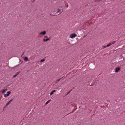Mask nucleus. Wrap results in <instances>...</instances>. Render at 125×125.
Here are the masks:
<instances>
[{
    "mask_svg": "<svg viewBox=\"0 0 125 125\" xmlns=\"http://www.w3.org/2000/svg\"><path fill=\"white\" fill-rule=\"evenodd\" d=\"M106 47L105 46H104L103 47V49H104V48H106Z\"/></svg>",
    "mask_w": 125,
    "mask_h": 125,
    "instance_id": "nucleus-16",
    "label": "nucleus"
},
{
    "mask_svg": "<svg viewBox=\"0 0 125 125\" xmlns=\"http://www.w3.org/2000/svg\"><path fill=\"white\" fill-rule=\"evenodd\" d=\"M112 45V44L111 43H109V44H107V45L106 47H108Z\"/></svg>",
    "mask_w": 125,
    "mask_h": 125,
    "instance_id": "nucleus-9",
    "label": "nucleus"
},
{
    "mask_svg": "<svg viewBox=\"0 0 125 125\" xmlns=\"http://www.w3.org/2000/svg\"><path fill=\"white\" fill-rule=\"evenodd\" d=\"M51 101V100H49L48 101H49V102Z\"/></svg>",
    "mask_w": 125,
    "mask_h": 125,
    "instance_id": "nucleus-22",
    "label": "nucleus"
},
{
    "mask_svg": "<svg viewBox=\"0 0 125 125\" xmlns=\"http://www.w3.org/2000/svg\"><path fill=\"white\" fill-rule=\"evenodd\" d=\"M120 70V68L119 67H117L115 69V72H118Z\"/></svg>",
    "mask_w": 125,
    "mask_h": 125,
    "instance_id": "nucleus-6",
    "label": "nucleus"
},
{
    "mask_svg": "<svg viewBox=\"0 0 125 125\" xmlns=\"http://www.w3.org/2000/svg\"><path fill=\"white\" fill-rule=\"evenodd\" d=\"M115 41H114V42H113V43H112V44H114V43H115Z\"/></svg>",
    "mask_w": 125,
    "mask_h": 125,
    "instance_id": "nucleus-18",
    "label": "nucleus"
},
{
    "mask_svg": "<svg viewBox=\"0 0 125 125\" xmlns=\"http://www.w3.org/2000/svg\"><path fill=\"white\" fill-rule=\"evenodd\" d=\"M7 91V89H4V90L2 91V94H3L5 92H6Z\"/></svg>",
    "mask_w": 125,
    "mask_h": 125,
    "instance_id": "nucleus-8",
    "label": "nucleus"
},
{
    "mask_svg": "<svg viewBox=\"0 0 125 125\" xmlns=\"http://www.w3.org/2000/svg\"><path fill=\"white\" fill-rule=\"evenodd\" d=\"M10 94V92H8L7 93V94H4V96L5 97H6L7 96H8Z\"/></svg>",
    "mask_w": 125,
    "mask_h": 125,
    "instance_id": "nucleus-4",
    "label": "nucleus"
},
{
    "mask_svg": "<svg viewBox=\"0 0 125 125\" xmlns=\"http://www.w3.org/2000/svg\"><path fill=\"white\" fill-rule=\"evenodd\" d=\"M45 61V59H42L41 60V62H44V61Z\"/></svg>",
    "mask_w": 125,
    "mask_h": 125,
    "instance_id": "nucleus-12",
    "label": "nucleus"
},
{
    "mask_svg": "<svg viewBox=\"0 0 125 125\" xmlns=\"http://www.w3.org/2000/svg\"><path fill=\"white\" fill-rule=\"evenodd\" d=\"M50 38H48L46 39H43V41L44 42H46L48 41H50Z\"/></svg>",
    "mask_w": 125,
    "mask_h": 125,
    "instance_id": "nucleus-5",
    "label": "nucleus"
},
{
    "mask_svg": "<svg viewBox=\"0 0 125 125\" xmlns=\"http://www.w3.org/2000/svg\"><path fill=\"white\" fill-rule=\"evenodd\" d=\"M18 73H16V76H17V75L18 74Z\"/></svg>",
    "mask_w": 125,
    "mask_h": 125,
    "instance_id": "nucleus-21",
    "label": "nucleus"
},
{
    "mask_svg": "<svg viewBox=\"0 0 125 125\" xmlns=\"http://www.w3.org/2000/svg\"><path fill=\"white\" fill-rule=\"evenodd\" d=\"M62 11L63 10H62L58 9L57 10V11L56 12V14H53V15H57L61 13L62 12Z\"/></svg>",
    "mask_w": 125,
    "mask_h": 125,
    "instance_id": "nucleus-1",
    "label": "nucleus"
},
{
    "mask_svg": "<svg viewBox=\"0 0 125 125\" xmlns=\"http://www.w3.org/2000/svg\"><path fill=\"white\" fill-rule=\"evenodd\" d=\"M16 77V74L14 75L13 76V77Z\"/></svg>",
    "mask_w": 125,
    "mask_h": 125,
    "instance_id": "nucleus-20",
    "label": "nucleus"
},
{
    "mask_svg": "<svg viewBox=\"0 0 125 125\" xmlns=\"http://www.w3.org/2000/svg\"><path fill=\"white\" fill-rule=\"evenodd\" d=\"M12 100H10L9 102H8L7 104L6 105V106H5V107H6L7 106H8V105L11 102Z\"/></svg>",
    "mask_w": 125,
    "mask_h": 125,
    "instance_id": "nucleus-7",
    "label": "nucleus"
},
{
    "mask_svg": "<svg viewBox=\"0 0 125 125\" xmlns=\"http://www.w3.org/2000/svg\"><path fill=\"white\" fill-rule=\"evenodd\" d=\"M49 101H47L45 103V104H47L48 103H49Z\"/></svg>",
    "mask_w": 125,
    "mask_h": 125,
    "instance_id": "nucleus-14",
    "label": "nucleus"
},
{
    "mask_svg": "<svg viewBox=\"0 0 125 125\" xmlns=\"http://www.w3.org/2000/svg\"><path fill=\"white\" fill-rule=\"evenodd\" d=\"M62 78H63V77H62V78H60V79H57V80H56V82H58L60 80H61V79H62Z\"/></svg>",
    "mask_w": 125,
    "mask_h": 125,
    "instance_id": "nucleus-10",
    "label": "nucleus"
},
{
    "mask_svg": "<svg viewBox=\"0 0 125 125\" xmlns=\"http://www.w3.org/2000/svg\"><path fill=\"white\" fill-rule=\"evenodd\" d=\"M47 36H45L44 37V38H47Z\"/></svg>",
    "mask_w": 125,
    "mask_h": 125,
    "instance_id": "nucleus-19",
    "label": "nucleus"
},
{
    "mask_svg": "<svg viewBox=\"0 0 125 125\" xmlns=\"http://www.w3.org/2000/svg\"><path fill=\"white\" fill-rule=\"evenodd\" d=\"M76 36V35L75 34H73L70 35V37L71 38H73L75 37Z\"/></svg>",
    "mask_w": 125,
    "mask_h": 125,
    "instance_id": "nucleus-3",
    "label": "nucleus"
},
{
    "mask_svg": "<svg viewBox=\"0 0 125 125\" xmlns=\"http://www.w3.org/2000/svg\"><path fill=\"white\" fill-rule=\"evenodd\" d=\"M39 34L40 35H45L46 34V31H44L42 32L39 33Z\"/></svg>",
    "mask_w": 125,
    "mask_h": 125,
    "instance_id": "nucleus-2",
    "label": "nucleus"
},
{
    "mask_svg": "<svg viewBox=\"0 0 125 125\" xmlns=\"http://www.w3.org/2000/svg\"><path fill=\"white\" fill-rule=\"evenodd\" d=\"M26 61L28 59V58L27 57H25L24 59Z\"/></svg>",
    "mask_w": 125,
    "mask_h": 125,
    "instance_id": "nucleus-11",
    "label": "nucleus"
},
{
    "mask_svg": "<svg viewBox=\"0 0 125 125\" xmlns=\"http://www.w3.org/2000/svg\"><path fill=\"white\" fill-rule=\"evenodd\" d=\"M56 91L55 90H54L53 91H52L54 93L55 92H56Z\"/></svg>",
    "mask_w": 125,
    "mask_h": 125,
    "instance_id": "nucleus-17",
    "label": "nucleus"
},
{
    "mask_svg": "<svg viewBox=\"0 0 125 125\" xmlns=\"http://www.w3.org/2000/svg\"><path fill=\"white\" fill-rule=\"evenodd\" d=\"M54 92H53L52 91L50 93V95H52L53 94Z\"/></svg>",
    "mask_w": 125,
    "mask_h": 125,
    "instance_id": "nucleus-13",
    "label": "nucleus"
},
{
    "mask_svg": "<svg viewBox=\"0 0 125 125\" xmlns=\"http://www.w3.org/2000/svg\"><path fill=\"white\" fill-rule=\"evenodd\" d=\"M70 92V91H69V92H68L67 93V94H69Z\"/></svg>",
    "mask_w": 125,
    "mask_h": 125,
    "instance_id": "nucleus-15",
    "label": "nucleus"
}]
</instances>
